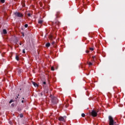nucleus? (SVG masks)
<instances>
[{
  "mask_svg": "<svg viewBox=\"0 0 125 125\" xmlns=\"http://www.w3.org/2000/svg\"><path fill=\"white\" fill-rule=\"evenodd\" d=\"M17 98H18V96H17Z\"/></svg>",
  "mask_w": 125,
  "mask_h": 125,
  "instance_id": "c756f323",
  "label": "nucleus"
},
{
  "mask_svg": "<svg viewBox=\"0 0 125 125\" xmlns=\"http://www.w3.org/2000/svg\"><path fill=\"white\" fill-rule=\"evenodd\" d=\"M20 118H23V114H20Z\"/></svg>",
  "mask_w": 125,
  "mask_h": 125,
  "instance_id": "2eb2a0df",
  "label": "nucleus"
},
{
  "mask_svg": "<svg viewBox=\"0 0 125 125\" xmlns=\"http://www.w3.org/2000/svg\"><path fill=\"white\" fill-rule=\"evenodd\" d=\"M24 27H25V28H27V27H28V24H25L24 25Z\"/></svg>",
  "mask_w": 125,
  "mask_h": 125,
  "instance_id": "f3484780",
  "label": "nucleus"
},
{
  "mask_svg": "<svg viewBox=\"0 0 125 125\" xmlns=\"http://www.w3.org/2000/svg\"><path fill=\"white\" fill-rule=\"evenodd\" d=\"M24 100L21 101V103H24Z\"/></svg>",
  "mask_w": 125,
  "mask_h": 125,
  "instance_id": "393cba45",
  "label": "nucleus"
},
{
  "mask_svg": "<svg viewBox=\"0 0 125 125\" xmlns=\"http://www.w3.org/2000/svg\"><path fill=\"white\" fill-rule=\"evenodd\" d=\"M87 64H88L89 66H91V65H92V63L90 62H88Z\"/></svg>",
  "mask_w": 125,
  "mask_h": 125,
  "instance_id": "f8f14e48",
  "label": "nucleus"
},
{
  "mask_svg": "<svg viewBox=\"0 0 125 125\" xmlns=\"http://www.w3.org/2000/svg\"><path fill=\"white\" fill-rule=\"evenodd\" d=\"M22 99H25V98H22Z\"/></svg>",
  "mask_w": 125,
  "mask_h": 125,
  "instance_id": "cd10ccee",
  "label": "nucleus"
},
{
  "mask_svg": "<svg viewBox=\"0 0 125 125\" xmlns=\"http://www.w3.org/2000/svg\"><path fill=\"white\" fill-rule=\"evenodd\" d=\"M51 69L52 71H54V67H51Z\"/></svg>",
  "mask_w": 125,
  "mask_h": 125,
  "instance_id": "4468645a",
  "label": "nucleus"
},
{
  "mask_svg": "<svg viewBox=\"0 0 125 125\" xmlns=\"http://www.w3.org/2000/svg\"><path fill=\"white\" fill-rule=\"evenodd\" d=\"M16 60H17L18 61L19 60V57H18V56H16Z\"/></svg>",
  "mask_w": 125,
  "mask_h": 125,
  "instance_id": "9b49d317",
  "label": "nucleus"
},
{
  "mask_svg": "<svg viewBox=\"0 0 125 125\" xmlns=\"http://www.w3.org/2000/svg\"><path fill=\"white\" fill-rule=\"evenodd\" d=\"M20 45H22V43H20Z\"/></svg>",
  "mask_w": 125,
  "mask_h": 125,
  "instance_id": "a878e982",
  "label": "nucleus"
},
{
  "mask_svg": "<svg viewBox=\"0 0 125 125\" xmlns=\"http://www.w3.org/2000/svg\"><path fill=\"white\" fill-rule=\"evenodd\" d=\"M43 22V21H42V20H39V21H38V23L39 24H42Z\"/></svg>",
  "mask_w": 125,
  "mask_h": 125,
  "instance_id": "6e6552de",
  "label": "nucleus"
},
{
  "mask_svg": "<svg viewBox=\"0 0 125 125\" xmlns=\"http://www.w3.org/2000/svg\"><path fill=\"white\" fill-rule=\"evenodd\" d=\"M14 101H13V100H11L10 102H9V103H10V104H11V103H12V102H13Z\"/></svg>",
  "mask_w": 125,
  "mask_h": 125,
  "instance_id": "a211bd4d",
  "label": "nucleus"
},
{
  "mask_svg": "<svg viewBox=\"0 0 125 125\" xmlns=\"http://www.w3.org/2000/svg\"><path fill=\"white\" fill-rule=\"evenodd\" d=\"M14 14L17 17H22L23 16V15L20 12L14 13Z\"/></svg>",
  "mask_w": 125,
  "mask_h": 125,
  "instance_id": "7ed1b4c3",
  "label": "nucleus"
},
{
  "mask_svg": "<svg viewBox=\"0 0 125 125\" xmlns=\"http://www.w3.org/2000/svg\"><path fill=\"white\" fill-rule=\"evenodd\" d=\"M82 117H83V118H84V117H85V114H84V113H82Z\"/></svg>",
  "mask_w": 125,
  "mask_h": 125,
  "instance_id": "ddd939ff",
  "label": "nucleus"
},
{
  "mask_svg": "<svg viewBox=\"0 0 125 125\" xmlns=\"http://www.w3.org/2000/svg\"><path fill=\"white\" fill-rule=\"evenodd\" d=\"M22 36H23V37H24V34H22Z\"/></svg>",
  "mask_w": 125,
  "mask_h": 125,
  "instance_id": "bb28decb",
  "label": "nucleus"
},
{
  "mask_svg": "<svg viewBox=\"0 0 125 125\" xmlns=\"http://www.w3.org/2000/svg\"><path fill=\"white\" fill-rule=\"evenodd\" d=\"M19 95H19V94H18V96H19Z\"/></svg>",
  "mask_w": 125,
  "mask_h": 125,
  "instance_id": "c85d7f7f",
  "label": "nucleus"
},
{
  "mask_svg": "<svg viewBox=\"0 0 125 125\" xmlns=\"http://www.w3.org/2000/svg\"><path fill=\"white\" fill-rule=\"evenodd\" d=\"M42 85H45L46 84V82H43L42 83Z\"/></svg>",
  "mask_w": 125,
  "mask_h": 125,
  "instance_id": "9d476101",
  "label": "nucleus"
},
{
  "mask_svg": "<svg viewBox=\"0 0 125 125\" xmlns=\"http://www.w3.org/2000/svg\"><path fill=\"white\" fill-rule=\"evenodd\" d=\"M21 72H22V70H19V72H20V73H21Z\"/></svg>",
  "mask_w": 125,
  "mask_h": 125,
  "instance_id": "b1692460",
  "label": "nucleus"
},
{
  "mask_svg": "<svg viewBox=\"0 0 125 125\" xmlns=\"http://www.w3.org/2000/svg\"><path fill=\"white\" fill-rule=\"evenodd\" d=\"M11 124H12V123H11L10 124L11 125Z\"/></svg>",
  "mask_w": 125,
  "mask_h": 125,
  "instance_id": "7c9ffc66",
  "label": "nucleus"
},
{
  "mask_svg": "<svg viewBox=\"0 0 125 125\" xmlns=\"http://www.w3.org/2000/svg\"><path fill=\"white\" fill-rule=\"evenodd\" d=\"M86 53H88V52H89V51L87 50V51H86Z\"/></svg>",
  "mask_w": 125,
  "mask_h": 125,
  "instance_id": "5701e85b",
  "label": "nucleus"
},
{
  "mask_svg": "<svg viewBox=\"0 0 125 125\" xmlns=\"http://www.w3.org/2000/svg\"><path fill=\"white\" fill-rule=\"evenodd\" d=\"M14 105H15V104H11V106H14Z\"/></svg>",
  "mask_w": 125,
  "mask_h": 125,
  "instance_id": "4be33fe9",
  "label": "nucleus"
},
{
  "mask_svg": "<svg viewBox=\"0 0 125 125\" xmlns=\"http://www.w3.org/2000/svg\"><path fill=\"white\" fill-rule=\"evenodd\" d=\"M56 100H57V99H56V98L55 97L53 98L52 102H55Z\"/></svg>",
  "mask_w": 125,
  "mask_h": 125,
  "instance_id": "1a4fd4ad",
  "label": "nucleus"
},
{
  "mask_svg": "<svg viewBox=\"0 0 125 125\" xmlns=\"http://www.w3.org/2000/svg\"><path fill=\"white\" fill-rule=\"evenodd\" d=\"M109 121V125H114V119L112 116H109L108 117Z\"/></svg>",
  "mask_w": 125,
  "mask_h": 125,
  "instance_id": "f03ea898",
  "label": "nucleus"
},
{
  "mask_svg": "<svg viewBox=\"0 0 125 125\" xmlns=\"http://www.w3.org/2000/svg\"><path fill=\"white\" fill-rule=\"evenodd\" d=\"M45 46L47 47H49V46H50V43H46Z\"/></svg>",
  "mask_w": 125,
  "mask_h": 125,
  "instance_id": "0eeeda50",
  "label": "nucleus"
},
{
  "mask_svg": "<svg viewBox=\"0 0 125 125\" xmlns=\"http://www.w3.org/2000/svg\"><path fill=\"white\" fill-rule=\"evenodd\" d=\"M91 115L93 117H96L97 116V112L95 111V110H93L91 112Z\"/></svg>",
  "mask_w": 125,
  "mask_h": 125,
  "instance_id": "20e7f679",
  "label": "nucleus"
},
{
  "mask_svg": "<svg viewBox=\"0 0 125 125\" xmlns=\"http://www.w3.org/2000/svg\"><path fill=\"white\" fill-rule=\"evenodd\" d=\"M32 83L33 84V85H34V86H35V87L36 86H39V85H38V84L34 82H32Z\"/></svg>",
  "mask_w": 125,
  "mask_h": 125,
  "instance_id": "423d86ee",
  "label": "nucleus"
},
{
  "mask_svg": "<svg viewBox=\"0 0 125 125\" xmlns=\"http://www.w3.org/2000/svg\"><path fill=\"white\" fill-rule=\"evenodd\" d=\"M0 1H1V2H2V3H3L4 2V0H0Z\"/></svg>",
  "mask_w": 125,
  "mask_h": 125,
  "instance_id": "dca6fc26",
  "label": "nucleus"
},
{
  "mask_svg": "<svg viewBox=\"0 0 125 125\" xmlns=\"http://www.w3.org/2000/svg\"><path fill=\"white\" fill-rule=\"evenodd\" d=\"M66 119H67V117L66 116H60L59 117V121H60V122H66Z\"/></svg>",
  "mask_w": 125,
  "mask_h": 125,
  "instance_id": "f257e3e1",
  "label": "nucleus"
},
{
  "mask_svg": "<svg viewBox=\"0 0 125 125\" xmlns=\"http://www.w3.org/2000/svg\"><path fill=\"white\" fill-rule=\"evenodd\" d=\"M28 16L29 17L31 16V14H28Z\"/></svg>",
  "mask_w": 125,
  "mask_h": 125,
  "instance_id": "412c9836",
  "label": "nucleus"
},
{
  "mask_svg": "<svg viewBox=\"0 0 125 125\" xmlns=\"http://www.w3.org/2000/svg\"><path fill=\"white\" fill-rule=\"evenodd\" d=\"M2 33L4 35H6L7 34V31H6V29H3Z\"/></svg>",
  "mask_w": 125,
  "mask_h": 125,
  "instance_id": "39448f33",
  "label": "nucleus"
},
{
  "mask_svg": "<svg viewBox=\"0 0 125 125\" xmlns=\"http://www.w3.org/2000/svg\"><path fill=\"white\" fill-rule=\"evenodd\" d=\"M90 50H91L92 51H93L94 49H93V48H90Z\"/></svg>",
  "mask_w": 125,
  "mask_h": 125,
  "instance_id": "6ab92c4d",
  "label": "nucleus"
},
{
  "mask_svg": "<svg viewBox=\"0 0 125 125\" xmlns=\"http://www.w3.org/2000/svg\"><path fill=\"white\" fill-rule=\"evenodd\" d=\"M25 49H23V51H22V53H25Z\"/></svg>",
  "mask_w": 125,
  "mask_h": 125,
  "instance_id": "aec40b11",
  "label": "nucleus"
}]
</instances>
